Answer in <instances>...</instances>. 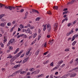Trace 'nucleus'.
I'll list each match as a JSON object with an SVG mask.
<instances>
[{
    "mask_svg": "<svg viewBox=\"0 0 78 78\" xmlns=\"http://www.w3.org/2000/svg\"><path fill=\"white\" fill-rule=\"evenodd\" d=\"M46 30V27L44 26V28H43V31H45V30Z\"/></svg>",
    "mask_w": 78,
    "mask_h": 78,
    "instance_id": "nucleus-51",
    "label": "nucleus"
},
{
    "mask_svg": "<svg viewBox=\"0 0 78 78\" xmlns=\"http://www.w3.org/2000/svg\"><path fill=\"white\" fill-rule=\"evenodd\" d=\"M53 42H52L51 41H49V44H50V45H51V44H53Z\"/></svg>",
    "mask_w": 78,
    "mask_h": 78,
    "instance_id": "nucleus-35",
    "label": "nucleus"
},
{
    "mask_svg": "<svg viewBox=\"0 0 78 78\" xmlns=\"http://www.w3.org/2000/svg\"><path fill=\"white\" fill-rule=\"evenodd\" d=\"M73 33V28L72 29V30L69 31V32L67 33L66 34V36H69L71 34H72Z\"/></svg>",
    "mask_w": 78,
    "mask_h": 78,
    "instance_id": "nucleus-5",
    "label": "nucleus"
},
{
    "mask_svg": "<svg viewBox=\"0 0 78 78\" xmlns=\"http://www.w3.org/2000/svg\"><path fill=\"white\" fill-rule=\"evenodd\" d=\"M49 62V60H47L46 61V62L45 63V62H43L44 64H47L48 62Z\"/></svg>",
    "mask_w": 78,
    "mask_h": 78,
    "instance_id": "nucleus-30",
    "label": "nucleus"
},
{
    "mask_svg": "<svg viewBox=\"0 0 78 78\" xmlns=\"http://www.w3.org/2000/svg\"><path fill=\"white\" fill-rule=\"evenodd\" d=\"M5 8L6 9H9V10H12V9H14L16 8V7L10 6H9L8 7H7V6H5Z\"/></svg>",
    "mask_w": 78,
    "mask_h": 78,
    "instance_id": "nucleus-1",
    "label": "nucleus"
},
{
    "mask_svg": "<svg viewBox=\"0 0 78 78\" xmlns=\"http://www.w3.org/2000/svg\"><path fill=\"white\" fill-rule=\"evenodd\" d=\"M27 26L29 27H31V25H30V24L29 23H28L27 24Z\"/></svg>",
    "mask_w": 78,
    "mask_h": 78,
    "instance_id": "nucleus-56",
    "label": "nucleus"
},
{
    "mask_svg": "<svg viewBox=\"0 0 78 78\" xmlns=\"http://www.w3.org/2000/svg\"><path fill=\"white\" fill-rule=\"evenodd\" d=\"M39 53V51L38 50L36 52L35 55H37Z\"/></svg>",
    "mask_w": 78,
    "mask_h": 78,
    "instance_id": "nucleus-22",
    "label": "nucleus"
},
{
    "mask_svg": "<svg viewBox=\"0 0 78 78\" xmlns=\"http://www.w3.org/2000/svg\"><path fill=\"white\" fill-rule=\"evenodd\" d=\"M12 58V56H9V57H8L7 58Z\"/></svg>",
    "mask_w": 78,
    "mask_h": 78,
    "instance_id": "nucleus-57",
    "label": "nucleus"
},
{
    "mask_svg": "<svg viewBox=\"0 0 78 78\" xmlns=\"http://www.w3.org/2000/svg\"><path fill=\"white\" fill-rule=\"evenodd\" d=\"M4 41L5 42H6L7 41V39H6V36H5V37H4Z\"/></svg>",
    "mask_w": 78,
    "mask_h": 78,
    "instance_id": "nucleus-15",
    "label": "nucleus"
},
{
    "mask_svg": "<svg viewBox=\"0 0 78 78\" xmlns=\"http://www.w3.org/2000/svg\"><path fill=\"white\" fill-rule=\"evenodd\" d=\"M20 27L21 28H24V26L22 24H20Z\"/></svg>",
    "mask_w": 78,
    "mask_h": 78,
    "instance_id": "nucleus-23",
    "label": "nucleus"
},
{
    "mask_svg": "<svg viewBox=\"0 0 78 78\" xmlns=\"http://www.w3.org/2000/svg\"><path fill=\"white\" fill-rule=\"evenodd\" d=\"M29 57H27L24 60V61L26 62H27L28 61V59H29Z\"/></svg>",
    "mask_w": 78,
    "mask_h": 78,
    "instance_id": "nucleus-11",
    "label": "nucleus"
},
{
    "mask_svg": "<svg viewBox=\"0 0 78 78\" xmlns=\"http://www.w3.org/2000/svg\"><path fill=\"white\" fill-rule=\"evenodd\" d=\"M78 28H77L76 29H75L76 31H78Z\"/></svg>",
    "mask_w": 78,
    "mask_h": 78,
    "instance_id": "nucleus-64",
    "label": "nucleus"
},
{
    "mask_svg": "<svg viewBox=\"0 0 78 78\" xmlns=\"http://www.w3.org/2000/svg\"><path fill=\"white\" fill-rule=\"evenodd\" d=\"M4 16H5V14H2L0 15V19H2V17H4Z\"/></svg>",
    "mask_w": 78,
    "mask_h": 78,
    "instance_id": "nucleus-13",
    "label": "nucleus"
},
{
    "mask_svg": "<svg viewBox=\"0 0 78 78\" xmlns=\"http://www.w3.org/2000/svg\"><path fill=\"white\" fill-rule=\"evenodd\" d=\"M11 23H7V26H11Z\"/></svg>",
    "mask_w": 78,
    "mask_h": 78,
    "instance_id": "nucleus-37",
    "label": "nucleus"
},
{
    "mask_svg": "<svg viewBox=\"0 0 78 78\" xmlns=\"http://www.w3.org/2000/svg\"><path fill=\"white\" fill-rule=\"evenodd\" d=\"M73 62V59L70 62H69V63L70 64H72Z\"/></svg>",
    "mask_w": 78,
    "mask_h": 78,
    "instance_id": "nucleus-28",
    "label": "nucleus"
},
{
    "mask_svg": "<svg viewBox=\"0 0 78 78\" xmlns=\"http://www.w3.org/2000/svg\"><path fill=\"white\" fill-rule=\"evenodd\" d=\"M26 33H29V34H32V32L30 31V30L29 28L27 29V30H26Z\"/></svg>",
    "mask_w": 78,
    "mask_h": 78,
    "instance_id": "nucleus-6",
    "label": "nucleus"
},
{
    "mask_svg": "<svg viewBox=\"0 0 78 78\" xmlns=\"http://www.w3.org/2000/svg\"><path fill=\"white\" fill-rule=\"evenodd\" d=\"M51 66H52V67L53 66V62H52L50 64Z\"/></svg>",
    "mask_w": 78,
    "mask_h": 78,
    "instance_id": "nucleus-40",
    "label": "nucleus"
},
{
    "mask_svg": "<svg viewBox=\"0 0 78 78\" xmlns=\"http://www.w3.org/2000/svg\"><path fill=\"white\" fill-rule=\"evenodd\" d=\"M1 21H2V22H5L6 21V20L3 18H2Z\"/></svg>",
    "mask_w": 78,
    "mask_h": 78,
    "instance_id": "nucleus-34",
    "label": "nucleus"
},
{
    "mask_svg": "<svg viewBox=\"0 0 78 78\" xmlns=\"http://www.w3.org/2000/svg\"><path fill=\"white\" fill-rule=\"evenodd\" d=\"M71 25H72V23H69L67 25L68 27H70Z\"/></svg>",
    "mask_w": 78,
    "mask_h": 78,
    "instance_id": "nucleus-39",
    "label": "nucleus"
},
{
    "mask_svg": "<svg viewBox=\"0 0 78 78\" xmlns=\"http://www.w3.org/2000/svg\"><path fill=\"white\" fill-rule=\"evenodd\" d=\"M76 73H72L70 75V77H74V76H76Z\"/></svg>",
    "mask_w": 78,
    "mask_h": 78,
    "instance_id": "nucleus-8",
    "label": "nucleus"
},
{
    "mask_svg": "<svg viewBox=\"0 0 78 78\" xmlns=\"http://www.w3.org/2000/svg\"><path fill=\"white\" fill-rule=\"evenodd\" d=\"M18 67H20V65H15V66H14V68L15 69H16V68H17Z\"/></svg>",
    "mask_w": 78,
    "mask_h": 78,
    "instance_id": "nucleus-19",
    "label": "nucleus"
},
{
    "mask_svg": "<svg viewBox=\"0 0 78 78\" xmlns=\"http://www.w3.org/2000/svg\"><path fill=\"white\" fill-rule=\"evenodd\" d=\"M47 29L49 32L51 30V26L49 24H48L47 26Z\"/></svg>",
    "mask_w": 78,
    "mask_h": 78,
    "instance_id": "nucleus-4",
    "label": "nucleus"
},
{
    "mask_svg": "<svg viewBox=\"0 0 78 78\" xmlns=\"http://www.w3.org/2000/svg\"><path fill=\"white\" fill-rule=\"evenodd\" d=\"M23 50H22L19 53H18L14 57V58H15L16 59H17L19 56H20V55H21V53H22V52H23Z\"/></svg>",
    "mask_w": 78,
    "mask_h": 78,
    "instance_id": "nucleus-2",
    "label": "nucleus"
},
{
    "mask_svg": "<svg viewBox=\"0 0 78 78\" xmlns=\"http://www.w3.org/2000/svg\"><path fill=\"white\" fill-rule=\"evenodd\" d=\"M11 44V42L9 41V42L7 44V47H8V46H9V45H10V44Z\"/></svg>",
    "mask_w": 78,
    "mask_h": 78,
    "instance_id": "nucleus-42",
    "label": "nucleus"
},
{
    "mask_svg": "<svg viewBox=\"0 0 78 78\" xmlns=\"http://www.w3.org/2000/svg\"><path fill=\"white\" fill-rule=\"evenodd\" d=\"M32 12H37V14H39V12L37 10L34 9H32Z\"/></svg>",
    "mask_w": 78,
    "mask_h": 78,
    "instance_id": "nucleus-10",
    "label": "nucleus"
},
{
    "mask_svg": "<svg viewBox=\"0 0 78 78\" xmlns=\"http://www.w3.org/2000/svg\"><path fill=\"white\" fill-rule=\"evenodd\" d=\"M50 78H53V75L51 74L50 76Z\"/></svg>",
    "mask_w": 78,
    "mask_h": 78,
    "instance_id": "nucleus-49",
    "label": "nucleus"
},
{
    "mask_svg": "<svg viewBox=\"0 0 78 78\" xmlns=\"http://www.w3.org/2000/svg\"><path fill=\"white\" fill-rule=\"evenodd\" d=\"M6 22H5L1 23L0 26L1 27H4L5 26V25H6Z\"/></svg>",
    "mask_w": 78,
    "mask_h": 78,
    "instance_id": "nucleus-7",
    "label": "nucleus"
},
{
    "mask_svg": "<svg viewBox=\"0 0 78 78\" xmlns=\"http://www.w3.org/2000/svg\"><path fill=\"white\" fill-rule=\"evenodd\" d=\"M22 31L23 32H25V31H26V29H22Z\"/></svg>",
    "mask_w": 78,
    "mask_h": 78,
    "instance_id": "nucleus-52",
    "label": "nucleus"
},
{
    "mask_svg": "<svg viewBox=\"0 0 78 78\" xmlns=\"http://www.w3.org/2000/svg\"><path fill=\"white\" fill-rule=\"evenodd\" d=\"M76 23V20L74 21V22H73V23L74 25H75V23Z\"/></svg>",
    "mask_w": 78,
    "mask_h": 78,
    "instance_id": "nucleus-45",
    "label": "nucleus"
},
{
    "mask_svg": "<svg viewBox=\"0 0 78 78\" xmlns=\"http://www.w3.org/2000/svg\"><path fill=\"white\" fill-rule=\"evenodd\" d=\"M22 69H20L19 70H18L16 71V72L17 73H20V72H22Z\"/></svg>",
    "mask_w": 78,
    "mask_h": 78,
    "instance_id": "nucleus-17",
    "label": "nucleus"
},
{
    "mask_svg": "<svg viewBox=\"0 0 78 78\" xmlns=\"http://www.w3.org/2000/svg\"><path fill=\"white\" fill-rule=\"evenodd\" d=\"M75 1V0H72L71 2H69L67 4V5H70V4H72Z\"/></svg>",
    "mask_w": 78,
    "mask_h": 78,
    "instance_id": "nucleus-9",
    "label": "nucleus"
},
{
    "mask_svg": "<svg viewBox=\"0 0 78 78\" xmlns=\"http://www.w3.org/2000/svg\"><path fill=\"white\" fill-rule=\"evenodd\" d=\"M24 73H26V72L24 71H22L20 73L21 74H24Z\"/></svg>",
    "mask_w": 78,
    "mask_h": 78,
    "instance_id": "nucleus-26",
    "label": "nucleus"
},
{
    "mask_svg": "<svg viewBox=\"0 0 78 78\" xmlns=\"http://www.w3.org/2000/svg\"><path fill=\"white\" fill-rule=\"evenodd\" d=\"M9 50H12V47L11 46L10 48H9Z\"/></svg>",
    "mask_w": 78,
    "mask_h": 78,
    "instance_id": "nucleus-62",
    "label": "nucleus"
},
{
    "mask_svg": "<svg viewBox=\"0 0 78 78\" xmlns=\"http://www.w3.org/2000/svg\"><path fill=\"white\" fill-rule=\"evenodd\" d=\"M75 38L76 37H77V36L76 35V34H75L73 36Z\"/></svg>",
    "mask_w": 78,
    "mask_h": 78,
    "instance_id": "nucleus-59",
    "label": "nucleus"
},
{
    "mask_svg": "<svg viewBox=\"0 0 78 78\" xmlns=\"http://www.w3.org/2000/svg\"><path fill=\"white\" fill-rule=\"evenodd\" d=\"M75 38L73 36L72 37V39L71 40L72 42V41H74V40H75Z\"/></svg>",
    "mask_w": 78,
    "mask_h": 78,
    "instance_id": "nucleus-43",
    "label": "nucleus"
},
{
    "mask_svg": "<svg viewBox=\"0 0 78 78\" xmlns=\"http://www.w3.org/2000/svg\"><path fill=\"white\" fill-rule=\"evenodd\" d=\"M50 56V54H48V55L46 56L47 58H49Z\"/></svg>",
    "mask_w": 78,
    "mask_h": 78,
    "instance_id": "nucleus-58",
    "label": "nucleus"
},
{
    "mask_svg": "<svg viewBox=\"0 0 78 78\" xmlns=\"http://www.w3.org/2000/svg\"><path fill=\"white\" fill-rule=\"evenodd\" d=\"M76 43V41H74L73 42L72 44V45L73 46H74L75 45V44Z\"/></svg>",
    "mask_w": 78,
    "mask_h": 78,
    "instance_id": "nucleus-21",
    "label": "nucleus"
},
{
    "mask_svg": "<svg viewBox=\"0 0 78 78\" xmlns=\"http://www.w3.org/2000/svg\"><path fill=\"white\" fill-rule=\"evenodd\" d=\"M48 52V51H46L45 53H44V55H46L47 53Z\"/></svg>",
    "mask_w": 78,
    "mask_h": 78,
    "instance_id": "nucleus-48",
    "label": "nucleus"
},
{
    "mask_svg": "<svg viewBox=\"0 0 78 78\" xmlns=\"http://www.w3.org/2000/svg\"><path fill=\"white\" fill-rule=\"evenodd\" d=\"M58 23H55L54 24L53 26L54 31H56V30H57V27H58Z\"/></svg>",
    "mask_w": 78,
    "mask_h": 78,
    "instance_id": "nucleus-3",
    "label": "nucleus"
},
{
    "mask_svg": "<svg viewBox=\"0 0 78 78\" xmlns=\"http://www.w3.org/2000/svg\"><path fill=\"white\" fill-rule=\"evenodd\" d=\"M17 73L16 72V71L14 73H13L12 74V76H15V75H16V74H17Z\"/></svg>",
    "mask_w": 78,
    "mask_h": 78,
    "instance_id": "nucleus-31",
    "label": "nucleus"
},
{
    "mask_svg": "<svg viewBox=\"0 0 78 78\" xmlns=\"http://www.w3.org/2000/svg\"><path fill=\"white\" fill-rule=\"evenodd\" d=\"M14 61V59L13 58H12L10 60V62H13Z\"/></svg>",
    "mask_w": 78,
    "mask_h": 78,
    "instance_id": "nucleus-38",
    "label": "nucleus"
},
{
    "mask_svg": "<svg viewBox=\"0 0 78 78\" xmlns=\"http://www.w3.org/2000/svg\"><path fill=\"white\" fill-rule=\"evenodd\" d=\"M3 6H5V5L2 4H0V7L1 8H2Z\"/></svg>",
    "mask_w": 78,
    "mask_h": 78,
    "instance_id": "nucleus-27",
    "label": "nucleus"
},
{
    "mask_svg": "<svg viewBox=\"0 0 78 78\" xmlns=\"http://www.w3.org/2000/svg\"><path fill=\"white\" fill-rule=\"evenodd\" d=\"M58 7L57 6H54L53 7V9H56V10H58Z\"/></svg>",
    "mask_w": 78,
    "mask_h": 78,
    "instance_id": "nucleus-18",
    "label": "nucleus"
},
{
    "mask_svg": "<svg viewBox=\"0 0 78 78\" xmlns=\"http://www.w3.org/2000/svg\"><path fill=\"white\" fill-rule=\"evenodd\" d=\"M73 70L75 72H78V67L75 68V69H73Z\"/></svg>",
    "mask_w": 78,
    "mask_h": 78,
    "instance_id": "nucleus-16",
    "label": "nucleus"
},
{
    "mask_svg": "<svg viewBox=\"0 0 78 78\" xmlns=\"http://www.w3.org/2000/svg\"><path fill=\"white\" fill-rule=\"evenodd\" d=\"M57 67H55V68H53V69H51V72H53V70H56V69H57Z\"/></svg>",
    "mask_w": 78,
    "mask_h": 78,
    "instance_id": "nucleus-20",
    "label": "nucleus"
},
{
    "mask_svg": "<svg viewBox=\"0 0 78 78\" xmlns=\"http://www.w3.org/2000/svg\"><path fill=\"white\" fill-rule=\"evenodd\" d=\"M25 54H23L21 55V56H20V58H23V57L24 55Z\"/></svg>",
    "mask_w": 78,
    "mask_h": 78,
    "instance_id": "nucleus-46",
    "label": "nucleus"
},
{
    "mask_svg": "<svg viewBox=\"0 0 78 78\" xmlns=\"http://www.w3.org/2000/svg\"><path fill=\"white\" fill-rule=\"evenodd\" d=\"M47 37L48 38H50V35H47Z\"/></svg>",
    "mask_w": 78,
    "mask_h": 78,
    "instance_id": "nucleus-55",
    "label": "nucleus"
},
{
    "mask_svg": "<svg viewBox=\"0 0 78 78\" xmlns=\"http://www.w3.org/2000/svg\"><path fill=\"white\" fill-rule=\"evenodd\" d=\"M14 41H15L14 39H11L9 41V42H10L11 43H12V42H15Z\"/></svg>",
    "mask_w": 78,
    "mask_h": 78,
    "instance_id": "nucleus-12",
    "label": "nucleus"
},
{
    "mask_svg": "<svg viewBox=\"0 0 78 78\" xmlns=\"http://www.w3.org/2000/svg\"><path fill=\"white\" fill-rule=\"evenodd\" d=\"M40 77L41 78V77H42V76H44V74H41L40 75Z\"/></svg>",
    "mask_w": 78,
    "mask_h": 78,
    "instance_id": "nucleus-54",
    "label": "nucleus"
},
{
    "mask_svg": "<svg viewBox=\"0 0 78 78\" xmlns=\"http://www.w3.org/2000/svg\"><path fill=\"white\" fill-rule=\"evenodd\" d=\"M23 11H24V10L23 9H21L19 11L20 12H23Z\"/></svg>",
    "mask_w": 78,
    "mask_h": 78,
    "instance_id": "nucleus-32",
    "label": "nucleus"
},
{
    "mask_svg": "<svg viewBox=\"0 0 78 78\" xmlns=\"http://www.w3.org/2000/svg\"><path fill=\"white\" fill-rule=\"evenodd\" d=\"M64 20H66V21H67V20H68V18L67 17H66V18H65Z\"/></svg>",
    "mask_w": 78,
    "mask_h": 78,
    "instance_id": "nucleus-50",
    "label": "nucleus"
},
{
    "mask_svg": "<svg viewBox=\"0 0 78 78\" xmlns=\"http://www.w3.org/2000/svg\"><path fill=\"white\" fill-rule=\"evenodd\" d=\"M41 36L39 35L38 36V41H39V39H40V38H41Z\"/></svg>",
    "mask_w": 78,
    "mask_h": 78,
    "instance_id": "nucleus-47",
    "label": "nucleus"
},
{
    "mask_svg": "<svg viewBox=\"0 0 78 78\" xmlns=\"http://www.w3.org/2000/svg\"><path fill=\"white\" fill-rule=\"evenodd\" d=\"M67 11V8L64 9H63V11Z\"/></svg>",
    "mask_w": 78,
    "mask_h": 78,
    "instance_id": "nucleus-60",
    "label": "nucleus"
},
{
    "mask_svg": "<svg viewBox=\"0 0 78 78\" xmlns=\"http://www.w3.org/2000/svg\"><path fill=\"white\" fill-rule=\"evenodd\" d=\"M19 50V48H17L16 50L15 51V52H14V54H16L17 53V52Z\"/></svg>",
    "mask_w": 78,
    "mask_h": 78,
    "instance_id": "nucleus-14",
    "label": "nucleus"
},
{
    "mask_svg": "<svg viewBox=\"0 0 78 78\" xmlns=\"http://www.w3.org/2000/svg\"><path fill=\"white\" fill-rule=\"evenodd\" d=\"M40 20V18H39V17H37L36 19V21H39Z\"/></svg>",
    "mask_w": 78,
    "mask_h": 78,
    "instance_id": "nucleus-36",
    "label": "nucleus"
},
{
    "mask_svg": "<svg viewBox=\"0 0 78 78\" xmlns=\"http://www.w3.org/2000/svg\"><path fill=\"white\" fill-rule=\"evenodd\" d=\"M30 50H31V49H30L29 51L26 53V54L28 55L29 54V53H30Z\"/></svg>",
    "mask_w": 78,
    "mask_h": 78,
    "instance_id": "nucleus-44",
    "label": "nucleus"
},
{
    "mask_svg": "<svg viewBox=\"0 0 78 78\" xmlns=\"http://www.w3.org/2000/svg\"><path fill=\"white\" fill-rule=\"evenodd\" d=\"M23 37H24V38H26L27 37V35H26L23 34Z\"/></svg>",
    "mask_w": 78,
    "mask_h": 78,
    "instance_id": "nucleus-61",
    "label": "nucleus"
},
{
    "mask_svg": "<svg viewBox=\"0 0 78 78\" xmlns=\"http://www.w3.org/2000/svg\"><path fill=\"white\" fill-rule=\"evenodd\" d=\"M36 72H37V74L39 72V70H37Z\"/></svg>",
    "mask_w": 78,
    "mask_h": 78,
    "instance_id": "nucleus-63",
    "label": "nucleus"
},
{
    "mask_svg": "<svg viewBox=\"0 0 78 78\" xmlns=\"http://www.w3.org/2000/svg\"><path fill=\"white\" fill-rule=\"evenodd\" d=\"M70 50L68 48H67L65 49V51H69Z\"/></svg>",
    "mask_w": 78,
    "mask_h": 78,
    "instance_id": "nucleus-33",
    "label": "nucleus"
},
{
    "mask_svg": "<svg viewBox=\"0 0 78 78\" xmlns=\"http://www.w3.org/2000/svg\"><path fill=\"white\" fill-rule=\"evenodd\" d=\"M30 29H33V28H34V27L33 26H30Z\"/></svg>",
    "mask_w": 78,
    "mask_h": 78,
    "instance_id": "nucleus-53",
    "label": "nucleus"
},
{
    "mask_svg": "<svg viewBox=\"0 0 78 78\" xmlns=\"http://www.w3.org/2000/svg\"><path fill=\"white\" fill-rule=\"evenodd\" d=\"M47 14L51 15V12H50V11H49V12H47Z\"/></svg>",
    "mask_w": 78,
    "mask_h": 78,
    "instance_id": "nucleus-41",
    "label": "nucleus"
},
{
    "mask_svg": "<svg viewBox=\"0 0 78 78\" xmlns=\"http://www.w3.org/2000/svg\"><path fill=\"white\" fill-rule=\"evenodd\" d=\"M28 12H27L25 14V16H26L27 17V16H28Z\"/></svg>",
    "mask_w": 78,
    "mask_h": 78,
    "instance_id": "nucleus-25",
    "label": "nucleus"
},
{
    "mask_svg": "<svg viewBox=\"0 0 78 78\" xmlns=\"http://www.w3.org/2000/svg\"><path fill=\"white\" fill-rule=\"evenodd\" d=\"M36 36H37V34H36V33H35L33 37V38L34 39V38L35 37H36Z\"/></svg>",
    "mask_w": 78,
    "mask_h": 78,
    "instance_id": "nucleus-29",
    "label": "nucleus"
},
{
    "mask_svg": "<svg viewBox=\"0 0 78 78\" xmlns=\"http://www.w3.org/2000/svg\"><path fill=\"white\" fill-rule=\"evenodd\" d=\"M67 12H69V11H65L64 12H63V15H64V14H66L67 13Z\"/></svg>",
    "mask_w": 78,
    "mask_h": 78,
    "instance_id": "nucleus-24",
    "label": "nucleus"
}]
</instances>
